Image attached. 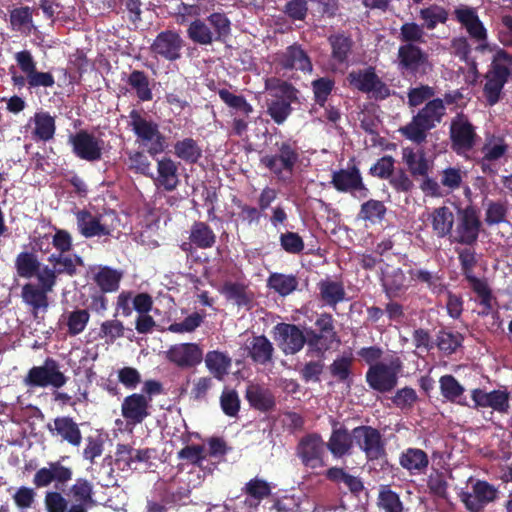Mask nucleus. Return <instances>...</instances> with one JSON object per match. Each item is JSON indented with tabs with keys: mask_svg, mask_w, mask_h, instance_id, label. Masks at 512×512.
Here are the masks:
<instances>
[{
	"mask_svg": "<svg viewBox=\"0 0 512 512\" xmlns=\"http://www.w3.org/2000/svg\"><path fill=\"white\" fill-rule=\"evenodd\" d=\"M68 456H62L60 460L51 461L47 467H42L33 476V484L36 488H44L55 483L56 491H48L45 494L44 503L47 512H66L68 500L58 490H63L73 478V469L62 464Z\"/></svg>",
	"mask_w": 512,
	"mask_h": 512,
	"instance_id": "nucleus-1",
	"label": "nucleus"
},
{
	"mask_svg": "<svg viewBox=\"0 0 512 512\" xmlns=\"http://www.w3.org/2000/svg\"><path fill=\"white\" fill-rule=\"evenodd\" d=\"M275 153L261 157L260 163L281 183L291 181L294 170L300 161L301 148L292 138L277 141Z\"/></svg>",
	"mask_w": 512,
	"mask_h": 512,
	"instance_id": "nucleus-2",
	"label": "nucleus"
},
{
	"mask_svg": "<svg viewBox=\"0 0 512 512\" xmlns=\"http://www.w3.org/2000/svg\"><path fill=\"white\" fill-rule=\"evenodd\" d=\"M445 113L444 101L434 98L428 101L399 131L406 139L420 145L426 142L428 132L441 123Z\"/></svg>",
	"mask_w": 512,
	"mask_h": 512,
	"instance_id": "nucleus-3",
	"label": "nucleus"
},
{
	"mask_svg": "<svg viewBox=\"0 0 512 512\" xmlns=\"http://www.w3.org/2000/svg\"><path fill=\"white\" fill-rule=\"evenodd\" d=\"M395 64L398 72L406 79H422L433 70L429 53L415 43L398 47Z\"/></svg>",
	"mask_w": 512,
	"mask_h": 512,
	"instance_id": "nucleus-4",
	"label": "nucleus"
},
{
	"mask_svg": "<svg viewBox=\"0 0 512 512\" xmlns=\"http://www.w3.org/2000/svg\"><path fill=\"white\" fill-rule=\"evenodd\" d=\"M305 332L308 337V356L324 357L328 350L340 343L335 320L327 312L318 314L314 326L306 328Z\"/></svg>",
	"mask_w": 512,
	"mask_h": 512,
	"instance_id": "nucleus-5",
	"label": "nucleus"
},
{
	"mask_svg": "<svg viewBox=\"0 0 512 512\" xmlns=\"http://www.w3.org/2000/svg\"><path fill=\"white\" fill-rule=\"evenodd\" d=\"M128 117L130 119L128 126L133 131L137 141L147 148L150 156L155 157L165 151L167 146L166 137L160 131L157 122L146 118L137 109H132Z\"/></svg>",
	"mask_w": 512,
	"mask_h": 512,
	"instance_id": "nucleus-6",
	"label": "nucleus"
},
{
	"mask_svg": "<svg viewBox=\"0 0 512 512\" xmlns=\"http://www.w3.org/2000/svg\"><path fill=\"white\" fill-rule=\"evenodd\" d=\"M276 85L271 84V80H266L265 88L267 90L278 89L280 94H274L271 99L266 101V114L271 117L274 123L282 125L292 114V103L298 99L299 91L289 82L273 79Z\"/></svg>",
	"mask_w": 512,
	"mask_h": 512,
	"instance_id": "nucleus-7",
	"label": "nucleus"
},
{
	"mask_svg": "<svg viewBox=\"0 0 512 512\" xmlns=\"http://www.w3.org/2000/svg\"><path fill=\"white\" fill-rule=\"evenodd\" d=\"M482 228L480 211L476 206L467 205L463 208L458 207L451 243L463 246H475Z\"/></svg>",
	"mask_w": 512,
	"mask_h": 512,
	"instance_id": "nucleus-8",
	"label": "nucleus"
},
{
	"mask_svg": "<svg viewBox=\"0 0 512 512\" xmlns=\"http://www.w3.org/2000/svg\"><path fill=\"white\" fill-rule=\"evenodd\" d=\"M68 377L61 371L60 364L52 357L45 358L42 365L31 367L23 383L28 388L59 389L67 383Z\"/></svg>",
	"mask_w": 512,
	"mask_h": 512,
	"instance_id": "nucleus-9",
	"label": "nucleus"
},
{
	"mask_svg": "<svg viewBox=\"0 0 512 512\" xmlns=\"http://www.w3.org/2000/svg\"><path fill=\"white\" fill-rule=\"evenodd\" d=\"M346 79L350 87L362 93L372 94L376 100H384L391 94L388 85L381 80L372 66L353 70Z\"/></svg>",
	"mask_w": 512,
	"mask_h": 512,
	"instance_id": "nucleus-10",
	"label": "nucleus"
},
{
	"mask_svg": "<svg viewBox=\"0 0 512 512\" xmlns=\"http://www.w3.org/2000/svg\"><path fill=\"white\" fill-rule=\"evenodd\" d=\"M354 446L364 453L368 461H376L387 455L386 441L381 432L369 425L353 428Z\"/></svg>",
	"mask_w": 512,
	"mask_h": 512,
	"instance_id": "nucleus-11",
	"label": "nucleus"
},
{
	"mask_svg": "<svg viewBox=\"0 0 512 512\" xmlns=\"http://www.w3.org/2000/svg\"><path fill=\"white\" fill-rule=\"evenodd\" d=\"M451 148L458 155L471 151L478 140L476 127L464 113H457L450 123Z\"/></svg>",
	"mask_w": 512,
	"mask_h": 512,
	"instance_id": "nucleus-12",
	"label": "nucleus"
},
{
	"mask_svg": "<svg viewBox=\"0 0 512 512\" xmlns=\"http://www.w3.org/2000/svg\"><path fill=\"white\" fill-rule=\"evenodd\" d=\"M68 144L81 160L93 163L102 159L104 141L86 129L70 134Z\"/></svg>",
	"mask_w": 512,
	"mask_h": 512,
	"instance_id": "nucleus-13",
	"label": "nucleus"
},
{
	"mask_svg": "<svg viewBox=\"0 0 512 512\" xmlns=\"http://www.w3.org/2000/svg\"><path fill=\"white\" fill-rule=\"evenodd\" d=\"M330 183L338 192L350 193L358 199L367 198L370 194L360 169L356 165L333 171Z\"/></svg>",
	"mask_w": 512,
	"mask_h": 512,
	"instance_id": "nucleus-14",
	"label": "nucleus"
},
{
	"mask_svg": "<svg viewBox=\"0 0 512 512\" xmlns=\"http://www.w3.org/2000/svg\"><path fill=\"white\" fill-rule=\"evenodd\" d=\"M273 338L286 356L299 353L308 345V337L298 325L292 323H278L273 328Z\"/></svg>",
	"mask_w": 512,
	"mask_h": 512,
	"instance_id": "nucleus-15",
	"label": "nucleus"
},
{
	"mask_svg": "<svg viewBox=\"0 0 512 512\" xmlns=\"http://www.w3.org/2000/svg\"><path fill=\"white\" fill-rule=\"evenodd\" d=\"M326 448V444L320 434L309 433L298 442L296 455L305 467L311 469L322 468L326 466L324 461Z\"/></svg>",
	"mask_w": 512,
	"mask_h": 512,
	"instance_id": "nucleus-16",
	"label": "nucleus"
},
{
	"mask_svg": "<svg viewBox=\"0 0 512 512\" xmlns=\"http://www.w3.org/2000/svg\"><path fill=\"white\" fill-rule=\"evenodd\" d=\"M184 45V39L177 31L164 30L157 34L150 51L157 59L175 62L182 57Z\"/></svg>",
	"mask_w": 512,
	"mask_h": 512,
	"instance_id": "nucleus-17",
	"label": "nucleus"
},
{
	"mask_svg": "<svg viewBox=\"0 0 512 512\" xmlns=\"http://www.w3.org/2000/svg\"><path fill=\"white\" fill-rule=\"evenodd\" d=\"M400 367L401 363L398 359L392 361L389 365L376 363L367 370L366 382L375 391L380 393L390 392L397 385Z\"/></svg>",
	"mask_w": 512,
	"mask_h": 512,
	"instance_id": "nucleus-18",
	"label": "nucleus"
},
{
	"mask_svg": "<svg viewBox=\"0 0 512 512\" xmlns=\"http://www.w3.org/2000/svg\"><path fill=\"white\" fill-rule=\"evenodd\" d=\"M15 60L20 70L27 76L29 88H49L55 84V78L50 72L37 70V63L29 50H22L15 54Z\"/></svg>",
	"mask_w": 512,
	"mask_h": 512,
	"instance_id": "nucleus-19",
	"label": "nucleus"
},
{
	"mask_svg": "<svg viewBox=\"0 0 512 512\" xmlns=\"http://www.w3.org/2000/svg\"><path fill=\"white\" fill-rule=\"evenodd\" d=\"M473 493L465 492L462 502L469 512H483L484 508L498 497L497 488L484 480H477L472 486Z\"/></svg>",
	"mask_w": 512,
	"mask_h": 512,
	"instance_id": "nucleus-20",
	"label": "nucleus"
},
{
	"mask_svg": "<svg viewBox=\"0 0 512 512\" xmlns=\"http://www.w3.org/2000/svg\"><path fill=\"white\" fill-rule=\"evenodd\" d=\"M331 49L330 61L336 69H347L353 54L354 41L344 32L331 34L327 38Z\"/></svg>",
	"mask_w": 512,
	"mask_h": 512,
	"instance_id": "nucleus-21",
	"label": "nucleus"
},
{
	"mask_svg": "<svg viewBox=\"0 0 512 512\" xmlns=\"http://www.w3.org/2000/svg\"><path fill=\"white\" fill-rule=\"evenodd\" d=\"M151 399L144 394L133 393L124 398L121 414L129 424H141L150 416Z\"/></svg>",
	"mask_w": 512,
	"mask_h": 512,
	"instance_id": "nucleus-22",
	"label": "nucleus"
},
{
	"mask_svg": "<svg viewBox=\"0 0 512 512\" xmlns=\"http://www.w3.org/2000/svg\"><path fill=\"white\" fill-rule=\"evenodd\" d=\"M166 358L177 367L188 369L201 363L203 352L196 343H181L172 345L166 351Z\"/></svg>",
	"mask_w": 512,
	"mask_h": 512,
	"instance_id": "nucleus-23",
	"label": "nucleus"
},
{
	"mask_svg": "<svg viewBox=\"0 0 512 512\" xmlns=\"http://www.w3.org/2000/svg\"><path fill=\"white\" fill-rule=\"evenodd\" d=\"M275 62L283 70H300L311 72L312 62L306 51L299 44H292L284 51L277 53Z\"/></svg>",
	"mask_w": 512,
	"mask_h": 512,
	"instance_id": "nucleus-24",
	"label": "nucleus"
},
{
	"mask_svg": "<svg viewBox=\"0 0 512 512\" xmlns=\"http://www.w3.org/2000/svg\"><path fill=\"white\" fill-rule=\"evenodd\" d=\"M455 19L464 27L468 35L478 43L487 39V30L474 7L462 5L454 11Z\"/></svg>",
	"mask_w": 512,
	"mask_h": 512,
	"instance_id": "nucleus-25",
	"label": "nucleus"
},
{
	"mask_svg": "<svg viewBox=\"0 0 512 512\" xmlns=\"http://www.w3.org/2000/svg\"><path fill=\"white\" fill-rule=\"evenodd\" d=\"M327 449L336 458L350 453L354 447L353 430L351 432L338 421H332V432L326 444Z\"/></svg>",
	"mask_w": 512,
	"mask_h": 512,
	"instance_id": "nucleus-26",
	"label": "nucleus"
},
{
	"mask_svg": "<svg viewBox=\"0 0 512 512\" xmlns=\"http://www.w3.org/2000/svg\"><path fill=\"white\" fill-rule=\"evenodd\" d=\"M75 215L77 229L83 237L93 238L111 235V229L101 223V215H93L87 209H81Z\"/></svg>",
	"mask_w": 512,
	"mask_h": 512,
	"instance_id": "nucleus-27",
	"label": "nucleus"
},
{
	"mask_svg": "<svg viewBox=\"0 0 512 512\" xmlns=\"http://www.w3.org/2000/svg\"><path fill=\"white\" fill-rule=\"evenodd\" d=\"M468 283L475 294V297L472 300L481 307L478 311V315L481 317H486L490 314L498 315L497 299L493 295L488 283L480 278Z\"/></svg>",
	"mask_w": 512,
	"mask_h": 512,
	"instance_id": "nucleus-28",
	"label": "nucleus"
},
{
	"mask_svg": "<svg viewBox=\"0 0 512 512\" xmlns=\"http://www.w3.org/2000/svg\"><path fill=\"white\" fill-rule=\"evenodd\" d=\"M473 408L490 407L500 413H505L509 409V394L502 390H493L485 392L480 388L472 390Z\"/></svg>",
	"mask_w": 512,
	"mask_h": 512,
	"instance_id": "nucleus-29",
	"label": "nucleus"
},
{
	"mask_svg": "<svg viewBox=\"0 0 512 512\" xmlns=\"http://www.w3.org/2000/svg\"><path fill=\"white\" fill-rule=\"evenodd\" d=\"M429 463L428 454L420 448H406L399 456L400 466L411 476L426 474Z\"/></svg>",
	"mask_w": 512,
	"mask_h": 512,
	"instance_id": "nucleus-30",
	"label": "nucleus"
},
{
	"mask_svg": "<svg viewBox=\"0 0 512 512\" xmlns=\"http://www.w3.org/2000/svg\"><path fill=\"white\" fill-rule=\"evenodd\" d=\"M429 219L434 235L440 239L448 237L451 242L456 220L453 211L447 206H440L432 211Z\"/></svg>",
	"mask_w": 512,
	"mask_h": 512,
	"instance_id": "nucleus-31",
	"label": "nucleus"
},
{
	"mask_svg": "<svg viewBox=\"0 0 512 512\" xmlns=\"http://www.w3.org/2000/svg\"><path fill=\"white\" fill-rule=\"evenodd\" d=\"M157 178L155 185L167 192L174 191L179 185L178 166L170 157L157 160Z\"/></svg>",
	"mask_w": 512,
	"mask_h": 512,
	"instance_id": "nucleus-32",
	"label": "nucleus"
},
{
	"mask_svg": "<svg viewBox=\"0 0 512 512\" xmlns=\"http://www.w3.org/2000/svg\"><path fill=\"white\" fill-rule=\"evenodd\" d=\"M54 426L48 425L51 433L60 436L63 441L70 445L78 447L82 442V433L78 424L73 418L68 416L56 417L53 421Z\"/></svg>",
	"mask_w": 512,
	"mask_h": 512,
	"instance_id": "nucleus-33",
	"label": "nucleus"
},
{
	"mask_svg": "<svg viewBox=\"0 0 512 512\" xmlns=\"http://www.w3.org/2000/svg\"><path fill=\"white\" fill-rule=\"evenodd\" d=\"M51 290L44 288L39 284L26 283L21 290L22 301L31 307L32 312L36 315L39 310L45 311L48 306V293Z\"/></svg>",
	"mask_w": 512,
	"mask_h": 512,
	"instance_id": "nucleus-34",
	"label": "nucleus"
},
{
	"mask_svg": "<svg viewBox=\"0 0 512 512\" xmlns=\"http://www.w3.org/2000/svg\"><path fill=\"white\" fill-rule=\"evenodd\" d=\"M317 288L318 299L326 306L336 308L337 304L345 300L346 292L341 281L322 279L317 283Z\"/></svg>",
	"mask_w": 512,
	"mask_h": 512,
	"instance_id": "nucleus-35",
	"label": "nucleus"
},
{
	"mask_svg": "<svg viewBox=\"0 0 512 512\" xmlns=\"http://www.w3.org/2000/svg\"><path fill=\"white\" fill-rule=\"evenodd\" d=\"M245 397L251 407L262 412H268L275 407V398L270 389L250 383L246 388Z\"/></svg>",
	"mask_w": 512,
	"mask_h": 512,
	"instance_id": "nucleus-36",
	"label": "nucleus"
},
{
	"mask_svg": "<svg viewBox=\"0 0 512 512\" xmlns=\"http://www.w3.org/2000/svg\"><path fill=\"white\" fill-rule=\"evenodd\" d=\"M247 349L248 356L256 364L267 365L273 360L274 347L265 335L253 336Z\"/></svg>",
	"mask_w": 512,
	"mask_h": 512,
	"instance_id": "nucleus-37",
	"label": "nucleus"
},
{
	"mask_svg": "<svg viewBox=\"0 0 512 512\" xmlns=\"http://www.w3.org/2000/svg\"><path fill=\"white\" fill-rule=\"evenodd\" d=\"M353 362L351 354L339 355L328 366V371L332 379L337 383L345 384L350 387L353 381Z\"/></svg>",
	"mask_w": 512,
	"mask_h": 512,
	"instance_id": "nucleus-38",
	"label": "nucleus"
},
{
	"mask_svg": "<svg viewBox=\"0 0 512 512\" xmlns=\"http://www.w3.org/2000/svg\"><path fill=\"white\" fill-rule=\"evenodd\" d=\"M205 365L215 379L223 381L229 373L232 359L224 352L213 350L206 354Z\"/></svg>",
	"mask_w": 512,
	"mask_h": 512,
	"instance_id": "nucleus-39",
	"label": "nucleus"
},
{
	"mask_svg": "<svg viewBox=\"0 0 512 512\" xmlns=\"http://www.w3.org/2000/svg\"><path fill=\"white\" fill-rule=\"evenodd\" d=\"M123 273L109 266H100L93 279L102 293H113L119 289Z\"/></svg>",
	"mask_w": 512,
	"mask_h": 512,
	"instance_id": "nucleus-40",
	"label": "nucleus"
},
{
	"mask_svg": "<svg viewBox=\"0 0 512 512\" xmlns=\"http://www.w3.org/2000/svg\"><path fill=\"white\" fill-rule=\"evenodd\" d=\"M216 234L213 229L203 221H195L189 233V240L195 248L210 249L216 244Z\"/></svg>",
	"mask_w": 512,
	"mask_h": 512,
	"instance_id": "nucleus-41",
	"label": "nucleus"
},
{
	"mask_svg": "<svg viewBox=\"0 0 512 512\" xmlns=\"http://www.w3.org/2000/svg\"><path fill=\"white\" fill-rule=\"evenodd\" d=\"M402 154L403 161L414 178L427 177L429 175V161L422 150L414 151L413 149L405 148Z\"/></svg>",
	"mask_w": 512,
	"mask_h": 512,
	"instance_id": "nucleus-42",
	"label": "nucleus"
},
{
	"mask_svg": "<svg viewBox=\"0 0 512 512\" xmlns=\"http://www.w3.org/2000/svg\"><path fill=\"white\" fill-rule=\"evenodd\" d=\"M174 154L186 164L193 165L202 158L203 150L195 139L187 137L175 142Z\"/></svg>",
	"mask_w": 512,
	"mask_h": 512,
	"instance_id": "nucleus-43",
	"label": "nucleus"
},
{
	"mask_svg": "<svg viewBox=\"0 0 512 512\" xmlns=\"http://www.w3.org/2000/svg\"><path fill=\"white\" fill-rule=\"evenodd\" d=\"M14 266L20 278L31 279L38 274L41 262L36 253L22 251L16 256Z\"/></svg>",
	"mask_w": 512,
	"mask_h": 512,
	"instance_id": "nucleus-44",
	"label": "nucleus"
},
{
	"mask_svg": "<svg viewBox=\"0 0 512 512\" xmlns=\"http://www.w3.org/2000/svg\"><path fill=\"white\" fill-rule=\"evenodd\" d=\"M33 121L35 127L32 134L35 140L48 142L54 138L56 121L55 117L51 116L49 112L41 111L35 113Z\"/></svg>",
	"mask_w": 512,
	"mask_h": 512,
	"instance_id": "nucleus-45",
	"label": "nucleus"
},
{
	"mask_svg": "<svg viewBox=\"0 0 512 512\" xmlns=\"http://www.w3.org/2000/svg\"><path fill=\"white\" fill-rule=\"evenodd\" d=\"M440 391L441 395L452 403H457L462 406H469L466 401L463 393L465 391L464 387L459 383V381L450 374H446L440 377L439 379Z\"/></svg>",
	"mask_w": 512,
	"mask_h": 512,
	"instance_id": "nucleus-46",
	"label": "nucleus"
},
{
	"mask_svg": "<svg viewBox=\"0 0 512 512\" xmlns=\"http://www.w3.org/2000/svg\"><path fill=\"white\" fill-rule=\"evenodd\" d=\"M221 293L227 300L234 301L238 307L249 308L253 302V293L243 283L225 282Z\"/></svg>",
	"mask_w": 512,
	"mask_h": 512,
	"instance_id": "nucleus-47",
	"label": "nucleus"
},
{
	"mask_svg": "<svg viewBox=\"0 0 512 512\" xmlns=\"http://www.w3.org/2000/svg\"><path fill=\"white\" fill-rule=\"evenodd\" d=\"M126 83L135 92L140 101L148 102L153 99L150 79L144 71L136 69L132 70L126 80Z\"/></svg>",
	"mask_w": 512,
	"mask_h": 512,
	"instance_id": "nucleus-48",
	"label": "nucleus"
},
{
	"mask_svg": "<svg viewBox=\"0 0 512 512\" xmlns=\"http://www.w3.org/2000/svg\"><path fill=\"white\" fill-rule=\"evenodd\" d=\"M457 253L461 272L467 282L479 279L474 274V269L478 264V254L474 246H465L463 248H455Z\"/></svg>",
	"mask_w": 512,
	"mask_h": 512,
	"instance_id": "nucleus-49",
	"label": "nucleus"
},
{
	"mask_svg": "<svg viewBox=\"0 0 512 512\" xmlns=\"http://www.w3.org/2000/svg\"><path fill=\"white\" fill-rule=\"evenodd\" d=\"M66 495L70 497L74 503H81L92 506L95 504L93 499V484L84 477H78L70 486Z\"/></svg>",
	"mask_w": 512,
	"mask_h": 512,
	"instance_id": "nucleus-50",
	"label": "nucleus"
},
{
	"mask_svg": "<svg viewBox=\"0 0 512 512\" xmlns=\"http://www.w3.org/2000/svg\"><path fill=\"white\" fill-rule=\"evenodd\" d=\"M325 476L331 482L344 483L354 495H358L364 489L361 479L347 473L343 468L331 467L326 471Z\"/></svg>",
	"mask_w": 512,
	"mask_h": 512,
	"instance_id": "nucleus-51",
	"label": "nucleus"
},
{
	"mask_svg": "<svg viewBox=\"0 0 512 512\" xmlns=\"http://www.w3.org/2000/svg\"><path fill=\"white\" fill-rule=\"evenodd\" d=\"M298 279L295 275L271 273L267 279V286L282 297H286L298 288Z\"/></svg>",
	"mask_w": 512,
	"mask_h": 512,
	"instance_id": "nucleus-52",
	"label": "nucleus"
},
{
	"mask_svg": "<svg viewBox=\"0 0 512 512\" xmlns=\"http://www.w3.org/2000/svg\"><path fill=\"white\" fill-rule=\"evenodd\" d=\"M488 72L496 77L509 80L512 75V55L504 49H499L493 55Z\"/></svg>",
	"mask_w": 512,
	"mask_h": 512,
	"instance_id": "nucleus-53",
	"label": "nucleus"
},
{
	"mask_svg": "<svg viewBox=\"0 0 512 512\" xmlns=\"http://www.w3.org/2000/svg\"><path fill=\"white\" fill-rule=\"evenodd\" d=\"M211 28L203 20L195 19L187 28L188 38L195 44L210 45L216 38Z\"/></svg>",
	"mask_w": 512,
	"mask_h": 512,
	"instance_id": "nucleus-54",
	"label": "nucleus"
},
{
	"mask_svg": "<svg viewBox=\"0 0 512 512\" xmlns=\"http://www.w3.org/2000/svg\"><path fill=\"white\" fill-rule=\"evenodd\" d=\"M377 505L383 512H403V503L398 493L393 491L389 485L380 486Z\"/></svg>",
	"mask_w": 512,
	"mask_h": 512,
	"instance_id": "nucleus-55",
	"label": "nucleus"
},
{
	"mask_svg": "<svg viewBox=\"0 0 512 512\" xmlns=\"http://www.w3.org/2000/svg\"><path fill=\"white\" fill-rule=\"evenodd\" d=\"M90 320L88 309H75L66 316L67 334L69 336H77L81 334L87 327Z\"/></svg>",
	"mask_w": 512,
	"mask_h": 512,
	"instance_id": "nucleus-56",
	"label": "nucleus"
},
{
	"mask_svg": "<svg viewBox=\"0 0 512 512\" xmlns=\"http://www.w3.org/2000/svg\"><path fill=\"white\" fill-rule=\"evenodd\" d=\"M485 84L483 87V95L490 106L495 105L501 98L504 85L508 82L504 79L496 77L489 72L485 75Z\"/></svg>",
	"mask_w": 512,
	"mask_h": 512,
	"instance_id": "nucleus-57",
	"label": "nucleus"
},
{
	"mask_svg": "<svg viewBox=\"0 0 512 512\" xmlns=\"http://www.w3.org/2000/svg\"><path fill=\"white\" fill-rule=\"evenodd\" d=\"M386 211V206L382 201L370 199L361 205L359 218L371 223L381 222L385 217Z\"/></svg>",
	"mask_w": 512,
	"mask_h": 512,
	"instance_id": "nucleus-58",
	"label": "nucleus"
},
{
	"mask_svg": "<svg viewBox=\"0 0 512 512\" xmlns=\"http://www.w3.org/2000/svg\"><path fill=\"white\" fill-rule=\"evenodd\" d=\"M218 95L220 99L230 108L249 116L253 113V106L247 102L244 96L231 93L228 89H219Z\"/></svg>",
	"mask_w": 512,
	"mask_h": 512,
	"instance_id": "nucleus-59",
	"label": "nucleus"
},
{
	"mask_svg": "<svg viewBox=\"0 0 512 512\" xmlns=\"http://www.w3.org/2000/svg\"><path fill=\"white\" fill-rule=\"evenodd\" d=\"M463 337L460 333L440 330L437 334L436 345L440 351L451 355L461 346Z\"/></svg>",
	"mask_w": 512,
	"mask_h": 512,
	"instance_id": "nucleus-60",
	"label": "nucleus"
},
{
	"mask_svg": "<svg viewBox=\"0 0 512 512\" xmlns=\"http://www.w3.org/2000/svg\"><path fill=\"white\" fill-rule=\"evenodd\" d=\"M208 24L213 28L216 41L224 40L231 31V22L224 12H214L207 17Z\"/></svg>",
	"mask_w": 512,
	"mask_h": 512,
	"instance_id": "nucleus-61",
	"label": "nucleus"
},
{
	"mask_svg": "<svg viewBox=\"0 0 512 512\" xmlns=\"http://www.w3.org/2000/svg\"><path fill=\"white\" fill-rule=\"evenodd\" d=\"M324 357H318L317 360H310L303 364L299 369L301 379L305 383H317L321 381V375L325 368Z\"/></svg>",
	"mask_w": 512,
	"mask_h": 512,
	"instance_id": "nucleus-62",
	"label": "nucleus"
},
{
	"mask_svg": "<svg viewBox=\"0 0 512 512\" xmlns=\"http://www.w3.org/2000/svg\"><path fill=\"white\" fill-rule=\"evenodd\" d=\"M424 36L425 32L422 26L415 22H406L400 27L398 39L401 44L415 43V45H419L425 43Z\"/></svg>",
	"mask_w": 512,
	"mask_h": 512,
	"instance_id": "nucleus-63",
	"label": "nucleus"
},
{
	"mask_svg": "<svg viewBox=\"0 0 512 512\" xmlns=\"http://www.w3.org/2000/svg\"><path fill=\"white\" fill-rule=\"evenodd\" d=\"M281 248L288 254L299 255L304 251L305 243L303 238L297 233L286 231L279 236Z\"/></svg>",
	"mask_w": 512,
	"mask_h": 512,
	"instance_id": "nucleus-64",
	"label": "nucleus"
}]
</instances>
